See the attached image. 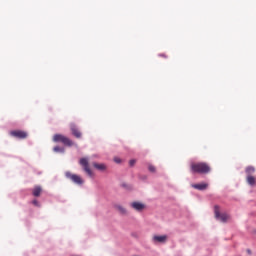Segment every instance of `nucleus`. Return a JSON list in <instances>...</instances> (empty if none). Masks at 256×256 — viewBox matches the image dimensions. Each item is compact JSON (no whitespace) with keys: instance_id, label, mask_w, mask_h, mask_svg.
Masks as SVG:
<instances>
[{"instance_id":"f257e3e1","label":"nucleus","mask_w":256,"mask_h":256,"mask_svg":"<svg viewBox=\"0 0 256 256\" xmlns=\"http://www.w3.org/2000/svg\"><path fill=\"white\" fill-rule=\"evenodd\" d=\"M190 171L193 174L207 175L211 173V166L207 162H191Z\"/></svg>"},{"instance_id":"f03ea898","label":"nucleus","mask_w":256,"mask_h":256,"mask_svg":"<svg viewBox=\"0 0 256 256\" xmlns=\"http://www.w3.org/2000/svg\"><path fill=\"white\" fill-rule=\"evenodd\" d=\"M53 141L54 143H63V145H66L67 147H73V141L61 134H55L53 136Z\"/></svg>"},{"instance_id":"7ed1b4c3","label":"nucleus","mask_w":256,"mask_h":256,"mask_svg":"<svg viewBox=\"0 0 256 256\" xmlns=\"http://www.w3.org/2000/svg\"><path fill=\"white\" fill-rule=\"evenodd\" d=\"M214 215L218 221H221V223H227V221H229V219L231 218L228 214H221L218 205L214 206Z\"/></svg>"},{"instance_id":"20e7f679","label":"nucleus","mask_w":256,"mask_h":256,"mask_svg":"<svg viewBox=\"0 0 256 256\" xmlns=\"http://www.w3.org/2000/svg\"><path fill=\"white\" fill-rule=\"evenodd\" d=\"M65 177L67 179H70V181H72L73 183H76V185H83L84 183L83 178H81V176L73 174L69 171L65 172Z\"/></svg>"},{"instance_id":"39448f33","label":"nucleus","mask_w":256,"mask_h":256,"mask_svg":"<svg viewBox=\"0 0 256 256\" xmlns=\"http://www.w3.org/2000/svg\"><path fill=\"white\" fill-rule=\"evenodd\" d=\"M79 164L81 165V167H83V170L89 177H93V171L89 167V159L81 158Z\"/></svg>"},{"instance_id":"423d86ee","label":"nucleus","mask_w":256,"mask_h":256,"mask_svg":"<svg viewBox=\"0 0 256 256\" xmlns=\"http://www.w3.org/2000/svg\"><path fill=\"white\" fill-rule=\"evenodd\" d=\"M12 137H16V139H27V132L23 130H14L10 132Z\"/></svg>"},{"instance_id":"0eeeda50","label":"nucleus","mask_w":256,"mask_h":256,"mask_svg":"<svg viewBox=\"0 0 256 256\" xmlns=\"http://www.w3.org/2000/svg\"><path fill=\"white\" fill-rule=\"evenodd\" d=\"M70 130L72 132V135H74V137H76V139H81L82 134H81V131H79V128H77V125L71 124Z\"/></svg>"},{"instance_id":"6e6552de","label":"nucleus","mask_w":256,"mask_h":256,"mask_svg":"<svg viewBox=\"0 0 256 256\" xmlns=\"http://www.w3.org/2000/svg\"><path fill=\"white\" fill-rule=\"evenodd\" d=\"M167 239H168L167 235H162V236L154 235L152 237L153 243H166Z\"/></svg>"},{"instance_id":"1a4fd4ad","label":"nucleus","mask_w":256,"mask_h":256,"mask_svg":"<svg viewBox=\"0 0 256 256\" xmlns=\"http://www.w3.org/2000/svg\"><path fill=\"white\" fill-rule=\"evenodd\" d=\"M130 206L132 207V209H134L135 211H143L145 209V204L141 203V202H132L130 204Z\"/></svg>"},{"instance_id":"9d476101","label":"nucleus","mask_w":256,"mask_h":256,"mask_svg":"<svg viewBox=\"0 0 256 256\" xmlns=\"http://www.w3.org/2000/svg\"><path fill=\"white\" fill-rule=\"evenodd\" d=\"M193 189H197L198 191H205L209 184L207 183H200V184H192Z\"/></svg>"},{"instance_id":"9b49d317","label":"nucleus","mask_w":256,"mask_h":256,"mask_svg":"<svg viewBox=\"0 0 256 256\" xmlns=\"http://www.w3.org/2000/svg\"><path fill=\"white\" fill-rule=\"evenodd\" d=\"M41 193H43V188H41V186H35L32 189V194L34 197H41Z\"/></svg>"},{"instance_id":"f8f14e48","label":"nucleus","mask_w":256,"mask_h":256,"mask_svg":"<svg viewBox=\"0 0 256 256\" xmlns=\"http://www.w3.org/2000/svg\"><path fill=\"white\" fill-rule=\"evenodd\" d=\"M92 165L98 171H106L107 170V166L105 164H99L97 162H94Z\"/></svg>"},{"instance_id":"ddd939ff","label":"nucleus","mask_w":256,"mask_h":256,"mask_svg":"<svg viewBox=\"0 0 256 256\" xmlns=\"http://www.w3.org/2000/svg\"><path fill=\"white\" fill-rule=\"evenodd\" d=\"M245 173H246L247 177L253 176L255 174V167H253V166L246 167Z\"/></svg>"},{"instance_id":"4468645a","label":"nucleus","mask_w":256,"mask_h":256,"mask_svg":"<svg viewBox=\"0 0 256 256\" xmlns=\"http://www.w3.org/2000/svg\"><path fill=\"white\" fill-rule=\"evenodd\" d=\"M246 182L248 183V185H250L251 187L256 185V178L255 176H247L246 177Z\"/></svg>"},{"instance_id":"2eb2a0df","label":"nucleus","mask_w":256,"mask_h":256,"mask_svg":"<svg viewBox=\"0 0 256 256\" xmlns=\"http://www.w3.org/2000/svg\"><path fill=\"white\" fill-rule=\"evenodd\" d=\"M115 209L121 213V215H127V209L121 205H115Z\"/></svg>"},{"instance_id":"dca6fc26","label":"nucleus","mask_w":256,"mask_h":256,"mask_svg":"<svg viewBox=\"0 0 256 256\" xmlns=\"http://www.w3.org/2000/svg\"><path fill=\"white\" fill-rule=\"evenodd\" d=\"M53 151H54L55 153H64L65 149H63V148H61V147H59V146H55V147L53 148Z\"/></svg>"},{"instance_id":"f3484780","label":"nucleus","mask_w":256,"mask_h":256,"mask_svg":"<svg viewBox=\"0 0 256 256\" xmlns=\"http://www.w3.org/2000/svg\"><path fill=\"white\" fill-rule=\"evenodd\" d=\"M148 171H150V173H155V171H156L155 166H153V164H149L148 165Z\"/></svg>"},{"instance_id":"a211bd4d","label":"nucleus","mask_w":256,"mask_h":256,"mask_svg":"<svg viewBox=\"0 0 256 256\" xmlns=\"http://www.w3.org/2000/svg\"><path fill=\"white\" fill-rule=\"evenodd\" d=\"M32 205H35V207H41V204H39V201L33 200Z\"/></svg>"},{"instance_id":"6ab92c4d","label":"nucleus","mask_w":256,"mask_h":256,"mask_svg":"<svg viewBox=\"0 0 256 256\" xmlns=\"http://www.w3.org/2000/svg\"><path fill=\"white\" fill-rule=\"evenodd\" d=\"M114 161H115V163H121V159H119V158H115Z\"/></svg>"},{"instance_id":"aec40b11","label":"nucleus","mask_w":256,"mask_h":256,"mask_svg":"<svg viewBox=\"0 0 256 256\" xmlns=\"http://www.w3.org/2000/svg\"><path fill=\"white\" fill-rule=\"evenodd\" d=\"M130 165L133 167V165H135V160H130Z\"/></svg>"},{"instance_id":"412c9836","label":"nucleus","mask_w":256,"mask_h":256,"mask_svg":"<svg viewBox=\"0 0 256 256\" xmlns=\"http://www.w3.org/2000/svg\"><path fill=\"white\" fill-rule=\"evenodd\" d=\"M160 57L167 58V56L165 54H160Z\"/></svg>"}]
</instances>
